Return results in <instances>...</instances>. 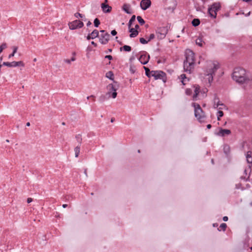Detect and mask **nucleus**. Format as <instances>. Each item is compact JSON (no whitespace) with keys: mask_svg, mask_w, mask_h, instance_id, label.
<instances>
[{"mask_svg":"<svg viewBox=\"0 0 252 252\" xmlns=\"http://www.w3.org/2000/svg\"><path fill=\"white\" fill-rule=\"evenodd\" d=\"M232 78L240 84L246 83L250 81L246 70L241 67H236L234 69L232 73Z\"/></svg>","mask_w":252,"mask_h":252,"instance_id":"1","label":"nucleus"},{"mask_svg":"<svg viewBox=\"0 0 252 252\" xmlns=\"http://www.w3.org/2000/svg\"><path fill=\"white\" fill-rule=\"evenodd\" d=\"M186 60L184 62V69L185 72H190V69L193 68L195 63L194 53L190 49L185 51Z\"/></svg>","mask_w":252,"mask_h":252,"instance_id":"2","label":"nucleus"},{"mask_svg":"<svg viewBox=\"0 0 252 252\" xmlns=\"http://www.w3.org/2000/svg\"><path fill=\"white\" fill-rule=\"evenodd\" d=\"M191 105L194 108V116L199 122H201L202 119L205 118L204 112L199 104L193 102Z\"/></svg>","mask_w":252,"mask_h":252,"instance_id":"3","label":"nucleus"},{"mask_svg":"<svg viewBox=\"0 0 252 252\" xmlns=\"http://www.w3.org/2000/svg\"><path fill=\"white\" fill-rule=\"evenodd\" d=\"M220 7L221 6L219 2L213 3L208 9V13L209 16L212 18H216L217 14V12L220 9Z\"/></svg>","mask_w":252,"mask_h":252,"instance_id":"4","label":"nucleus"},{"mask_svg":"<svg viewBox=\"0 0 252 252\" xmlns=\"http://www.w3.org/2000/svg\"><path fill=\"white\" fill-rule=\"evenodd\" d=\"M151 77H153L155 80H161L164 83L166 81V74L161 70H152Z\"/></svg>","mask_w":252,"mask_h":252,"instance_id":"5","label":"nucleus"},{"mask_svg":"<svg viewBox=\"0 0 252 252\" xmlns=\"http://www.w3.org/2000/svg\"><path fill=\"white\" fill-rule=\"evenodd\" d=\"M68 25L71 30L80 29L84 26L83 22L79 20H75L72 22H69Z\"/></svg>","mask_w":252,"mask_h":252,"instance_id":"6","label":"nucleus"},{"mask_svg":"<svg viewBox=\"0 0 252 252\" xmlns=\"http://www.w3.org/2000/svg\"><path fill=\"white\" fill-rule=\"evenodd\" d=\"M168 30L166 27L158 28L156 30V34L159 39H163L167 33Z\"/></svg>","mask_w":252,"mask_h":252,"instance_id":"7","label":"nucleus"},{"mask_svg":"<svg viewBox=\"0 0 252 252\" xmlns=\"http://www.w3.org/2000/svg\"><path fill=\"white\" fill-rule=\"evenodd\" d=\"M100 32L101 33L99 37V41L102 44H106L109 40L110 37V34L105 32L104 30H101Z\"/></svg>","mask_w":252,"mask_h":252,"instance_id":"8","label":"nucleus"},{"mask_svg":"<svg viewBox=\"0 0 252 252\" xmlns=\"http://www.w3.org/2000/svg\"><path fill=\"white\" fill-rule=\"evenodd\" d=\"M150 58L149 55H147L146 51H143V54L138 58V60L142 64H146Z\"/></svg>","mask_w":252,"mask_h":252,"instance_id":"9","label":"nucleus"},{"mask_svg":"<svg viewBox=\"0 0 252 252\" xmlns=\"http://www.w3.org/2000/svg\"><path fill=\"white\" fill-rule=\"evenodd\" d=\"M231 133V130L228 129H223L221 127L219 128V131L216 132L215 134L221 137H224L226 135L230 134Z\"/></svg>","mask_w":252,"mask_h":252,"instance_id":"10","label":"nucleus"},{"mask_svg":"<svg viewBox=\"0 0 252 252\" xmlns=\"http://www.w3.org/2000/svg\"><path fill=\"white\" fill-rule=\"evenodd\" d=\"M151 5V1L150 0H142L140 2V7L143 10H146Z\"/></svg>","mask_w":252,"mask_h":252,"instance_id":"11","label":"nucleus"},{"mask_svg":"<svg viewBox=\"0 0 252 252\" xmlns=\"http://www.w3.org/2000/svg\"><path fill=\"white\" fill-rule=\"evenodd\" d=\"M108 89H109L110 92H108V94H110L111 93V91H113L111 94V96L113 98H115L117 97V93L116 92L117 89L115 88V86L112 84H110L107 86Z\"/></svg>","mask_w":252,"mask_h":252,"instance_id":"12","label":"nucleus"},{"mask_svg":"<svg viewBox=\"0 0 252 252\" xmlns=\"http://www.w3.org/2000/svg\"><path fill=\"white\" fill-rule=\"evenodd\" d=\"M98 36L99 32L97 30L95 29L91 33L88 34L86 38L88 40H90V39H94Z\"/></svg>","mask_w":252,"mask_h":252,"instance_id":"13","label":"nucleus"},{"mask_svg":"<svg viewBox=\"0 0 252 252\" xmlns=\"http://www.w3.org/2000/svg\"><path fill=\"white\" fill-rule=\"evenodd\" d=\"M219 68V65L217 64L213 63V67L209 69L208 71V75H210L213 78V75L215 74V72L217 70V69Z\"/></svg>","mask_w":252,"mask_h":252,"instance_id":"14","label":"nucleus"},{"mask_svg":"<svg viewBox=\"0 0 252 252\" xmlns=\"http://www.w3.org/2000/svg\"><path fill=\"white\" fill-rule=\"evenodd\" d=\"M247 161L249 164V168L252 166V152L249 151L247 153L246 155Z\"/></svg>","mask_w":252,"mask_h":252,"instance_id":"15","label":"nucleus"},{"mask_svg":"<svg viewBox=\"0 0 252 252\" xmlns=\"http://www.w3.org/2000/svg\"><path fill=\"white\" fill-rule=\"evenodd\" d=\"M101 7L104 13H109L112 10V7L111 6L104 3H101Z\"/></svg>","mask_w":252,"mask_h":252,"instance_id":"16","label":"nucleus"},{"mask_svg":"<svg viewBox=\"0 0 252 252\" xmlns=\"http://www.w3.org/2000/svg\"><path fill=\"white\" fill-rule=\"evenodd\" d=\"M129 28V32H130L129 36L131 38H133L136 37L138 34V31L136 29L133 28Z\"/></svg>","mask_w":252,"mask_h":252,"instance_id":"17","label":"nucleus"},{"mask_svg":"<svg viewBox=\"0 0 252 252\" xmlns=\"http://www.w3.org/2000/svg\"><path fill=\"white\" fill-rule=\"evenodd\" d=\"M11 67H16V66H25V63H23V61H19V62H16L13 61L11 62Z\"/></svg>","mask_w":252,"mask_h":252,"instance_id":"18","label":"nucleus"},{"mask_svg":"<svg viewBox=\"0 0 252 252\" xmlns=\"http://www.w3.org/2000/svg\"><path fill=\"white\" fill-rule=\"evenodd\" d=\"M223 151L226 156H228L230 153V148L228 145L224 144L223 145Z\"/></svg>","mask_w":252,"mask_h":252,"instance_id":"19","label":"nucleus"},{"mask_svg":"<svg viewBox=\"0 0 252 252\" xmlns=\"http://www.w3.org/2000/svg\"><path fill=\"white\" fill-rule=\"evenodd\" d=\"M106 77L108 78H109V79L111 80H113L114 81V83H115V84H117L118 82H116V81H115L114 80V74L113 73V72L112 71H108V72L106 73Z\"/></svg>","mask_w":252,"mask_h":252,"instance_id":"20","label":"nucleus"},{"mask_svg":"<svg viewBox=\"0 0 252 252\" xmlns=\"http://www.w3.org/2000/svg\"><path fill=\"white\" fill-rule=\"evenodd\" d=\"M131 50H132L131 47L129 45H125L123 46V47H121L120 48V51H124L125 52H130L131 51Z\"/></svg>","mask_w":252,"mask_h":252,"instance_id":"21","label":"nucleus"},{"mask_svg":"<svg viewBox=\"0 0 252 252\" xmlns=\"http://www.w3.org/2000/svg\"><path fill=\"white\" fill-rule=\"evenodd\" d=\"M130 7L129 4H124L122 7V9L127 14H131V12L129 10Z\"/></svg>","mask_w":252,"mask_h":252,"instance_id":"22","label":"nucleus"},{"mask_svg":"<svg viewBox=\"0 0 252 252\" xmlns=\"http://www.w3.org/2000/svg\"><path fill=\"white\" fill-rule=\"evenodd\" d=\"M194 8L197 11H201L202 8L204 7L203 5L200 4L197 1L194 2Z\"/></svg>","mask_w":252,"mask_h":252,"instance_id":"23","label":"nucleus"},{"mask_svg":"<svg viewBox=\"0 0 252 252\" xmlns=\"http://www.w3.org/2000/svg\"><path fill=\"white\" fill-rule=\"evenodd\" d=\"M196 45H198L200 47L203 46V44H205V42L203 41L202 38L201 37H198L195 41Z\"/></svg>","mask_w":252,"mask_h":252,"instance_id":"24","label":"nucleus"},{"mask_svg":"<svg viewBox=\"0 0 252 252\" xmlns=\"http://www.w3.org/2000/svg\"><path fill=\"white\" fill-rule=\"evenodd\" d=\"M200 23V20L198 18H194L191 21L192 25L195 27L199 26Z\"/></svg>","mask_w":252,"mask_h":252,"instance_id":"25","label":"nucleus"},{"mask_svg":"<svg viewBox=\"0 0 252 252\" xmlns=\"http://www.w3.org/2000/svg\"><path fill=\"white\" fill-rule=\"evenodd\" d=\"M145 71V74H146V75L148 77V78H151V75L152 74V71L150 70V69L147 67H146V66H144L143 67Z\"/></svg>","mask_w":252,"mask_h":252,"instance_id":"26","label":"nucleus"},{"mask_svg":"<svg viewBox=\"0 0 252 252\" xmlns=\"http://www.w3.org/2000/svg\"><path fill=\"white\" fill-rule=\"evenodd\" d=\"M18 50L17 46H13V52L11 54H9L8 56V59H10L11 58L14 56L15 54L17 52Z\"/></svg>","mask_w":252,"mask_h":252,"instance_id":"27","label":"nucleus"},{"mask_svg":"<svg viewBox=\"0 0 252 252\" xmlns=\"http://www.w3.org/2000/svg\"><path fill=\"white\" fill-rule=\"evenodd\" d=\"M80 146L78 145L74 148L75 157L77 158L79 156L80 153Z\"/></svg>","mask_w":252,"mask_h":252,"instance_id":"28","label":"nucleus"},{"mask_svg":"<svg viewBox=\"0 0 252 252\" xmlns=\"http://www.w3.org/2000/svg\"><path fill=\"white\" fill-rule=\"evenodd\" d=\"M180 78L181 79V82L183 85H185L184 81H185L186 79H187L188 81H189V79L187 78L186 75L185 74H182L180 75Z\"/></svg>","mask_w":252,"mask_h":252,"instance_id":"29","label":"nucleus"},{"mask_svg":"<svg viewBox=\"0 0 252 252\" xmlns=\"http://www.w3.org/2000/svg\"><path fill=\"white\" fill-rule=\"evenodd\" d=\"M227 227V225L225 223H221L219 228H218V230L220 231L221 230H222L223 231H224L226 230V228Z\"/></svg>","mask_w":252,"mask_h":252,"instance_id":"30","label":"nucleus"},{"mask_svg":"<svg viewBox=\"0 0 252 252\" xmlns=\"http://www.w3.org/2000/svg\"><path fill=\"white\" fill-rule=\"evenodd\" d=\"M135 18H136V16L135 15H133L132 16V17H131V18L130 19L129 22H128V28H130L132 24V23L135 20Z\"/></svg>","mask_w":252,"mask_h":252,"instance_id":"31","label":"nucleus"},{"mask_svg":"<svg viewBox=\"0 0 252 252\" xmlns=\"http://www.w3.org/2000/svg\"><path fill=\"white\" fill-rule=\"evenodd\" d=\"M75 138L77 141L79 143V145L80 146L82 141L81 135L80 134L76 135L75 136Z\"/></svg>","mask_w":252,"mask_h":252,"instance_id":"32","label":"nucleus"},{"mask_svg":"<svg viewBox=\"0 0 252 252\" xmlns=\"http://www.w3.org/2000/svg\"><path fill=\"white\" fill-rule=\"evenodd\" d=\"M137 20L141 25H143L145 23V21L140 16L137 17Z\"/></svg>","mask_w":252,"mask_h":252,"instance_id":"33","label":"nucleus"},{"mask_svg":"<svg viewBox=\"0 0 252 252\" xmlns=\"http://www.w3.org/2000/svg\"><path fill=\"white\" fill-rule=\"evenodd\" d=\"M94 26L95 27H96V28L98 27L99 25L100 24L99 20L98 18H96L94 20Z\"/></svg>","mask_w":252,"mask_h":252,"instance_id":"34","label":"nucleus"},{"mask_svg":"<svg viewBox=\"0 0 252 252\" xmlns=\"http://www.w3.org/2000/svg\"><path fill=\"white\" fill-rule=\"evenodd\" d=\"M223 116V112L221 111H218L217 113V119L218 121H220V118L222 117Z\"/></svg>","mask_w":252,"mask_h":252,"instance_id":"35","label":"nucleus"},{"mask_svg":"<svg viewBox=\"0 0 252 252\" xmlns=\"http://www.w3.org/2000/svg\"><path fill=\"white\" fill-rule=\"evenodd\" d=\"M219 106H223L224 107H226L224 104L220 103V100L217 101V103L216 104V103L214 104V108H218Z\"/></svg>","mask_w":252,"mask_h":252,"instance_id":"36","label":"nucleus"},{"mask_svg":"<svg viewBox=\"0 0 252 252\" xmlns=\"http://www.w3.org/2000/svg\"><path fill=\"white\" fill-rule=\"evenodd\" d=\"M194 87L195 88L194 90V94L196 93V94H198L200 92V87L198 85H197L194 86Z\"/></svg>","mask_w":252,"mask_h":252,"instance_id":"37","label":"nucleus"},{"mask_svg":"<svg viewBox=\"0 0 252 252\" xmlns=\"http://www.w3.org/2000/svg\"><path fill=\"white\" fill-rule=\"evenodd\" d=\"M139 41L142 44H145L148 43V40H146L143 37L140 38Z\"/></svg>","mask_w":252,"mask_h":252,"instance_id":"38","label":"nucleus"},{"mask_svg":"<svg viewBox=\"0 0 252 252\" xmlns=\"http://www.w3.org/2000/svg\"><path fill=\"white\" fill-rule=\"evenodd\" d=\"M7 48V44L6 43H3L0 46V49L2 51L3 50Z\"/></svg>","mask_w":252,"mask_h":252,"instance_id":"39","label":"nucleus"},{"mask_svg":"<svg viewBox=\"0 0 252 252\" xmlns=\"http://www.w3.org/2000/svg\"><path fill=\"white\" fill-rule=\"evenodd\" d=\"M74 16L77 18H82L84 16V15H83V14H82L79 12H76V13L74 14Z\"/></svg>","mask_w":252,"mask_h":252,"instance_id":"40","label":"nucleus"},{"mask_svg":"<svg viewBox=\"0 0 252 252\" xmlns=\"http://www.w3.org/2000/svg\"><path fill=\"white\" fill-rule=\"evenodd\" d=\"M2 64V65H4V66H8V67H11V62H3V63L1 64Z\"/></svg>","mask_w":252,"mask_h":252,"instance_id":"41","label":"nucleus"},{"mask_svg":"<svg viewBox=\"0 0 252 252\" xmlns=\"http://www.w3.org/2000/svg\"><path fill=\"white\" fill-rule=\"evenodd\" d=\"M186 94L187 95H190L192 94V90L191 89H187L186 90Z\"/></svg>","mask_w":252,"mask_h":252,"instance_id":"42","label":"nucleus"},{"mask_svg":"<svg viewBox=\"0 0 252 252\" xmlns=\"http://www.w3.org/2000/svg\"><path fill=\"white\" fill-rule=\"evenodd\" d=\"M155 37V35L154 33H151L150 35L149 38L148 39V42H149L151 40L153 39Z\"/></svg>","mask_w":252,"mask_h":252,"instance_id":"43","label":"nucleus"},{"mask_svg":"<svg viewBox=\"0 0 252 252\" xmlns=\"http://www.w3.org/2000/svg\"><path fill=\"white\" fill-rule=\"evenodd\" d=\"M105 59H107L111 61L113 60V57L111 55H106L105 56Z\"/></svg>","mask_w":252,"mask_h":252,"instance_id":"44","label":"nucleus"},{"mask_svg":"<svg viewBox=\"0 0 252 252\" xmlns=\"http://www.w3.org/2000/svg\"><path fill=\"white\" fill-rule=\"evenodd\" d=\"M106 99V97L104 95H101L100 97H99V100L100 101H104Z\"/></svg>","mask_w":252,"mask_h":252,"instance_id":"45","label":"nucleus"},{"mask_svg":"<svg viewBox=\"0 0 252 252\" xmlns=\"http://www.w3.org/2000/svg\"><path fill=\"white\" fill-rule=\"evenodd\" d=\"M111 33L113 36H115L117 34V32L115 30H114L111 31Z\"/></svg>","mask_w":252,"mask_h":252,"instance_id":"46","label":"nucleus"},{"mask_svg":"<svg viewBox=\"0 0 252 252\" xmlns=\"http://www.w3.org/2000/svg\"><path fill=\"white\" fill-rule=\"evenodd\" d=\"M198 95V94H196H196H193V95L192 96V98H193V100H196V98H197Z\"/></svg>","mask_w":252,"mask_h":252,"instance_id":"47","label":"nucleus"},{"mask_svg":"<svg viewBox=\"0 0 252 252\" xmlns=\"http://www.w3.org/2000/svg\"><path fill=\"white\" fill-rule=\"evenodd\" d=\"M87 50V52H91L92 50V47L91 46H89L87 48V50Z\"/></svg>","mask_w":252,"mask_h":252,"instance_id":"48","label":"nucleus"},{"mask_svg":"<svg viewBox=\"0 0 252 252\" xmlns=\"http://www.w3.org/2000/svg\"><path fill=\"white\" fill-rule=\"evenodd\" d=\"M219 100V98L217 96H215L214 98V104L216 102L217 103V101Z\"/></svg>","mask_w":252,"mask_h":252,"instance_id":"49","label":"nucleus"},{"mask_svg":"<svg viewBox=\"0 0 252 252\" xmlns=\"http://www.w3.org/2000/svg\"><path fill=\"white\" fill-rule=\"evenodd\" d=\"M222 220L224 221H227L228 220V218L227 216H224L223 217Z\"/></svg>","mask_w":252,"mask_h":252,"instance_id":"50","label":"nucleus"},{"mask_svg":"<svg viewBox=\"0 0 252 252\" xmlns=\"http://www.w3.org/2000/svg\"><path fill=\"white\" fill-rule=\"evenodd\" d=\"M32 201V198H28L27 199V203H30Z\"/></svg>","mask_w":252,"mask_h":252,"instance_id":"51","label":"nucleus"},{"mask_svg":"<svg viewBox=\"0 0 252 252\" xmlns=\"http://www.w3.org/2000/svg\"><path fill=\"white\" fill-rule=\"evenodd\" d=\"M91 44L94 45V47H97V45L96 43H95L94 41L91 42Z\"/></svg>","mask_w":252,"mask_h":252,"instance_id":"52","label":"nucleus"},{"mask_svg":"<svg viewBox=\"0 0 252 252\" xmlns=\"http://www.w3.org/2000/svg\"><path fill=\"white\" fill-rule=\"evenodd\" d=\"M108 52H112V49H111V48L108 49V51H105V53L106 54H107V53H108Z\"/></svg>","mask_w":252,"mask_h":252,"instance_id":"53","label":"nucleus"},{"mask_svg":"<svg viewBox=\"0 0 252 252\" xmlns=\"http://www.w3.org/2000/svg\"><path fill=\"white\" fill-rule=\"evenodd\" d=\"M135 59V58L133 56L130 57V59H129V61L130 62H132L133 60H134Z\"/></svg>","mask_w":252,"mask_h":252,"instance_id":"54","label":"nucleus"},{"mask_svg":"<svg viewBox=\"0 0 252 252\" xmlns=\"http://www.w3.org/2000/svg\"><path fill=\"white\" fill-rule=\"evenodd\" d=\"M65 62L67 63H70L71 62H70V60H69V59H66L64 60Z\"/></svg>","mask_w":252,"mask_h":252,"instance_id":"55","label":"nucleus"},{"mask_svg":"<svg viewBox=\"0 0 252 252\" xmlns=\"http://www.w3.org/2000/svg\"><path fill=\"white\" fill-rule=\"evenodd\" d=\"M91 25H92V23L90 21H89L88 22V23H87V27H89V26H91Z\"/></svg>","mask_w":252,"mask_h":252,"instance_id":"56","label":"nucleus"},{"mask_svg":"<svg viewBox=\"0 0 252 252\" xmlns=\"http://www.w3.org/2000/svg\"><path fill=\"white\" fill-rule=\"evenodd\" d=\"M212 127V125L211 124H208L207 125V128L208 129H210Z\"/></svg>","mask_w":252,"mask_h":252,"instance_id":"57","label":"nucleus"},{"mask_svg":"<svg viewBox=\"0 0 252 252\" xmlns=\"http://www.w3.org/2000/svg\"><path fill=\"white\" fill-rule=\"evenodd\" d=\"M139 28V26L137 24H136L135 26V28L134 29H136V30H137V29H138Z\"/></svg>","mask_w":252,"mask_h":252,"instance_id":"58","label":"nucleus"},{"mask_svg":"<svg viewBox=\"0 0 252 252\" xmlns=\"http://www.w3.org/2000/svg\"><path fill=\"white\" fill-rule=\"evenodd\" d=\"M87 169H84V174L86 175V177H88L87 172Z\"/></svg>","mask_w":252,"mask_h":252,"instance_id":"59","label":"nucleus"},{"mask_svg":"<svg viewBox=\"0 0 252 252\" xmlns=\"http://www.w3.org/2000/svg\"><path fill=\"white\" fill-rule=\"evenodd\" d=\"M70 60V62L74 61L75 60V58L74 57H72Z\"/></svg>","mask_w":252,"mask_h":252,"instance_id":"60","label":"nucleus"},{"mask_svg":"<svg viewBox=\"0 0 252 252\" xmlns=\"http://www.w3.org/2000/svg\"><path fill=\"white\" fill-rule=\"evenodd\" d=\"M67 206H68V205H67V204H63V208H65L67 207Z\"/></svg>","mask_w":252,"mask_h":252,"instance_id":"61","label":"nucleus"},{"mask_svg":"<svg viewBox=\"0 0 252 252\" xmlns=\"http://www.w3.org/2000/svg\"><path fill=\"white\" fill-rule=\"evenodd\" d=\"M90 98H93V100L94 101V95H91L90 96H89Z\"/></svg>","mask_w":252,"mask_h":252,"instance_id":"62","label":"nucleus"},{"mask_svg":"<svg viewBox=\"0 0 252 252\" xmlns=\"http://www.w3.org/2000/svg\"><path fill=\"white\" fill-rule=\"evenodd\" d=\"M30 125H31V124H30V122H27V123H26V126H30Z\"/></svg>","mask_w":252,"mask_h":252,"instance_id":"63","label":"nucleus"},{"mask_svg":"<svg viewBox=\"0 0 252 252\" xmlns=\"http://www.w3.org/2000/svg\"><path fill=\"white\" fill-rule=\"evenodd\" d=\"M114 121H115V118H112L111 119V122L113 123Z\"/></svg>","mask_w":252,"mask_h":252,"instance_id":"64","label":"nucleus"}]
</instances>
